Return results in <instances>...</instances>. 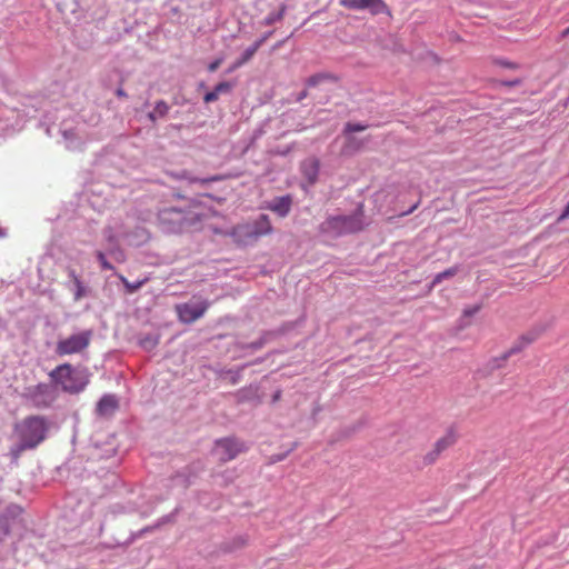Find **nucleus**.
<instances>
[{"instance_id": "nucleus-27", "label": "nucleus", "mask_w": 569, "mask_h": 569, "mask_svg": "<svg viewBox=\"0 0 569 569\" xmlns=\"http://www.w3.org/2000/svg\"><path fill=\"white\" fill-rule=\"evenodd\" d=\"M258 49H259V47L256 43L248 47L242 52L240 58L234 62L232 69L239 68V67L243 66L244 63H247L254 56V53L258 51Z\"/></svg>"}, {"instance_id": "nucleus-15", "label": "nucleus", "mask_w": 569, "mask_h": 569, "mask_svg": "<svg viewBox=\"0 0 569 569\" xmlns=\"http://www.w3.org/2000/svg\"><path fill=\"white\" fill-rule=\"evenodd\" d=\"M456 441V436L453 433V431H449L446 436H443L442 438H440L436 445H435V449L430 452H428L426 455V461L428 463H432L436 461V459L438 458V456L443 451L446 450L447 448H449L450 446H452Z\"/></svg>"}, {"instance_id": "nucleus-32", "label": "nucleus", "mask_w": 569, "mask_h": 569, "mask_svg": "<svg viewBox=\"0 0 569 569\" xmlns=\"http://www.w3.org/2000/svg\"><path fill=\"white\" fill-rule=\"evenodd\" d=\"M251 393H254V390H252L251 388L250 389H242L238 392V397H239V400L243 401V400H249L251 397L250 395ZM254 395H252L253 397Z\"/></svg>"}, {"instance_id": "nucleus-28", "label": "nucleus", "mask_w": 569, "mask_h": 569, "mask_svg": "<svg viewBox=\"0 0 569 569\" xmlns=\"http://www.w3.org/2000/svg\"><path fill=\"white\" fill-rule=\"evenodd\" d=\"M459 271V267L455 266L443 270L442 272L437 273L432 279V286H437L442 282L445 279H449L455 277Z\"/></svg>"}, {"instance_id": "nucleus-39", "label": "nucleus", "mask_w": 569, "mask_h": 569, "mask_svg": "<svg viewBox=\"0 0 569 569\" xmlns=\"http://www.w3.org/2000/svg\"><path fill=\"white\" fill-rule=\"evenodd\" d=\"M478 310H479V307H478V306H476V307H472V308H470V309H466L463 313H465V316L471 317V316H473L475 313H477V312H478Z\"/></svg>"}, {"instance_id": "nucleus-46", "label": "nucleus", "mask_w": 569, "mask_h": 569, "mask_svg": "<svg viewBox=\"0 0 569 569\" xmlns=\"http://www.w3.org/2000/svg\"><path fill=\"white\" fill-rule=\"evenodd\" d=\"M279 397H280V395H279V392H277V393L274 395V397H273V400H274V401H276V400H278V399H279Z\"/></svg>"}, {"instance_id": "nucleus-31", "label": "nucleus", "mask_w": 569, "mask_h": 569, "mask_svg": "<svg viewBox=\"0 0 569 569\" xmlns=\"http://www.w3.org/2000/svg\"><path fill=\"white\" fill-rule=\"evenodd\" d=\"M244 367H241L237 370H229L227 373L230 376V381L232 385H236L239 382L240 380V377H241V371Z\"/></svg>"}, {"instance_id": "nucleus-14", "label": "nucleus", "mask_w": 569, "mask_h": 569, "mask_svg": "<svg viewBox=\"0 0 569 569\" xmlns=\"http://www.w3.org/2000/svg\"><path fill=\"white\" fill-rule=\"evenodd\" d=\"M292 206V198L289 194L276 197L269 201L266 206L267 209L271 210L280 218H284L289 214Z\"/></svg>"}, {"instance_id": "nucleus-34", "label": "nucleus", "mask_w": 569, "mask_h": 569, "mask_svg": "<svg viewBox=\"0 0 569 569\" xmlns=\"http://www.w3.org/2000/svg\"><path fill=\"white\" fill-rule=\"evenodd\" d=\"M221 62H222V59L213 60L212 62L209 63L208 70L210 72H214L220 67Z\"/></svg>"}, {"instance_id": "nucleus-42", "label": "nucleus", "mask_w": 569, "mask_h": 569, "mask_svg": "<svg viewBox=\"0 0 569 569\" xmlns=\"http://www.w3.org/2000/svg\"><path fill=\"white\" fill-rule=\"evenodd\" d=\"M499 63H500L501 66H505V67H508V68H512V67H515V64H513V63H511V62H507V61H502V60H501V61H499Z\"/></svg>"}, {"instance_id": "nucleus-16", "label": "nucleus", "mask_w": 569, "mask_h": 569, "mask_svg": "<svg viewBox=\"0 0 569 569\" xmlns=\"http://www.w3.org/2000/svg\"><path fill=\"white\" fill-rule=\"evenodd\" d=\"M150 238L149 231L144 227H134L132 230L127 231L123 240L130 246H143Z\"/></svg>"}, {"instance_id": "nucleus-47", "label": "nucleus", "mask_w": 569, "mask_h": 569, "mask_svg": "<svg viewBox=\"0 0 569 569\" xmlns=\"http://www.w3.org/2000/svg\"><path fill=\"white\" fill-rule=\"evenodd\" d=\"M240 545H244V540L242 538L239 539Z\"/></svg>"}, {"instance_id": "nucleus-4", "label": "nucleus", "mask_w": 569, "mask_h": 569, "mask_svg": "<svg viewBox=\"0 0 569 569\" xmlns=\"http://www.w3.org/2000/svg\"><path fill=\"white\" fill-rule=\"evenodd\" d=\"M197 214L190 209L166 207L158 211V223L162 231L177 233L196 222Z\"/></svg>"}, {"instance_id": "nucleus-20", "label": "nucleus", "mask_w": 569, "mask_h": 569, "mask_svg": "<svg viewBox=\"0 0 569 569\" xmlns=\"http://www.w3.org/2000/svg\"><path fill=\"white\" fill-rule=\"evenodd\" d=\"M232 89V83L229 81H222L218 83L213 90L207 92L203 97L206 103L214 102L218 100L220 94L229 93Z\"/></svg>"}, {"instance_id": "nucleus-25", "label": "nucleus", "mask_w": 569, "mask_h": 569, "mask_svg": "<svg viewBox=\"0 0 569 569\" xmlns=\"http://www.w3.org/2000/svg\"><path fill=\"white\" fill-rule=\"evenodd\" d=\"M139 346L146 350L151 351L159 343V336L157 333H146L139 338Z\"/></svg>"}, {"instance_id": "nucleus-6", "label": "nucleus", "mask_w": 569, "mask_h": 569, "mask_svg": "<svg viewBox=\"0 0 569 569\" xmlns=\"http://www.w3.org/2000/svg\"><path fill=\"white\" fill-rule=\"evenodd\" d=\"M272 232V226L267 214H260L254 221L238 224L233 229V237L237 242L248 246L256 242L260 237Z\"/></svg>"}, {"instance_id": "nucleus-24", "label": "nucleus", "mask_w": 569, "mask_h": 569, "mask_svg": "<svg viewBox=\"0 0 569 569\" xmlns=\"http://www.w3.org/2000/svg\"><path fill=\"white\" fill-rule=\"evenodd\" d=\"M174 177L178 179L188 180L190 183H200V184H208L210 182H216V181L221 180V178L219 176H212V177H208V178L191 177L189 174V172H187L186 170L180 171L179 173L174 174Z\"/></svg>"}, {"instance_id": "nucleus-3", "label": "nucleus", "mask_w": 569, "mask_h": 569, "mask_svg": "<svg viewBox=\"0 0 569 569\" xmlns=\"http://www.w3.org/2000/svg\"><path fill=\"white\" fill-rule=\"evenodd\" d=\"M49 377L58 388L72 395L81 392L88 385L86 375L69 363L59 365Z\"/></svg>"}, {"instance_id": "nucleus-38", "label": "nucleus", "mask_w": 569, "mask_h": 569, "mask_svg": "<svg viewBox=\"0 0 569 569\" xmlns=\"http://www.w3.org/2000/svg\"><path fill=\"white\" fill-rule=\"evenodd\" d=\"M173 482L174 483H181L182 486H187V480L183 478V476L181 475H177L174 478H173Z\"/></svg>"}, {"instance_id": "nucleus-17", "label": "nucleus", "mask_w": 569, "mask_h": 569, "mask_svg": "<svg viewBox=\"0 0 569 569\" xmlns=\"http://www.w3.org/2000/svg\"><path fill=\"white\" fill-rule=\"evenodd\" d=\"M118 408V399L114 395H104L97 403V413L102 417L111 416Z\"/></svg>"}, {"instance_id": "nucleus-41", "label": "nucleus", "mask_w": 569, "mask_h": 569, "mask_svg": "<svg viewBox=\"0 0 569 569\" xmlns=\"http://www.w3.org/2000/svg\"><path fill=\"white\" fill-rule=\"evenodd\" d=\"M116 93L118 97H127V93L122 88L117 89Z\"/></svg>"}, {"instance_id": "nucleus-10", "label": "nucleus", "mask_w": 569, "mask_h": 569, "mask_svg": "<svg viewBox=\"0 0 569 569\" xmlns=\"http://www.w3.org/2000/svg\"><path fill=\"white\" fill-rule=\"evenodd\" d=\"M209 307L208 301L184 302L176 306L180 321L191 323L201 318Z\"/></svg>"}, {"instance_id": "nucleus-5", "label": "nucleus", "mask_w": 569, "mask_h": 569, "mask_svg": "<svg viewBox=\"0 0 569 569\" xmlns=\"http://www.w3.org/2000/svg\"><path fill=\"white\" fill-rule=\"evenodd\" d=\"M363 228V217L361 211L351 214H339L329 217L320 224V231L330 237H340L343 234L360 231Z\"/></svg>"}, {"instance_id": "nucleus-19", "label": "nucleus", "mask_w": 569, "mask_h": 569, "mask_svg": "<svg viewBox=\"0 0 569 569\" xmlns=\"http://www.w3.org/2000/svg\"><path fill=\"white\" fill-rule=\"evenodd\" d=\"M346 136V142L341 148V154L342 156H352L360 151L365 144V141L361 139H358L351 134H345Z\"/></svg>"}, {"instance_id": "nucleus-12", "label": "nucleus", "mask_w": 569, "mask_h": 569, "mask_svg": "<svg viewBox=\"0 0 569 569\" xmlns=\"http://www.w3.org/2000/svg\"><path fill=\"white\" fill-rule=\"evenodd\" d=\"M68 280L66 282V287L73 295V300L79 301L82 298L87 297L90 292V289L87 284L83 283L81 278L77 274L74 269L69 268L68 271Z\"/></svg>"}, {"instance_id": "nucleus-18", "label": "nucleus", "mask_w": 569, "mask_h": 569, "mask_svg": "<svg viewBox=\"0 0 569 569\" xmlns=\"http://www.w3.org/2000/svg\"><path fill=\"white\" fill-rule=\"evenodd\" d=\"M320 163L316 158H310L301 163L302 176L308 180L310 184H313L319 176Z\"/></svg>"}, {"instance_id": "nucleus-45", "label": "nucleus", "mask_w": 569, "mask_h": 569, "mask_svg": "<svg viewBox=\"0 0 569 569\" xmlns=\"http://www.w3.org/2000/svg\"><path fill=\"white\" fill-rule=\"evenodd\" d=\"M6 236V230L0 228V237H4Z\"/></svg>"}, {"instance_id": "nucleus-11", "label": "nucleus", "mask_w": 569, "mask_h": 569, "mask_svg": "<svg viewBox=\"0 0 569 569\" xmlns=\"http://www.w3.org/2000/svg\"><path fill=\"white\" fill-rule=\"evenodd\" d=\"M340 6L357 11L367 10L371 14L382 13L387 9L382 0H340Z\"/></svg>"}, {"instance_id": "nucleus-36", "label": "nucleus", "mask_w": 569, "mask_h": 569, "mask_svg": "<svg viewBox=\"0 0 569 569\" xmlns=\"http://www.w3.org/2000/svg\"><path fill=\"white\" fill-rule=\"evenodd\" d=\"M501 83L503 86H507V87H515V86L520 84L521 80L519 78H516V79H512V80L502 81Z\"/></svg>"}, {"instance_id": "nucleus-43", "label": "nucleus", "mask_w": 569, "mask_h": 569, "mask_svg": "<svg viewBox=\"0 0 569 569\" xmlns=\"http://www.w3.org/2000/svg\"><path fill=\"white\" fill-rule=\"evenodd\" d=\"M252 347H253L254 349H258V348H260V347H261V342H254V343H252Z\"/></svg>"}, {"instance_id": "nucleus-21", "label": "nucleus", "mask_w": 569, "mask_h": 569, "mask_svg": "<svg viewBox=\"0 0 569 569\" xmlns=\"http://www.w3.org/2000/svg\"><path fill=\"white\" fill-rule=\"evenodd\" d=\"M170 111V106L164 100H158L153 110L147 114L150 122L156 123L160 119H164Z\"/></svg>"}, {"instance_id": "nucleus-9", "label": "nucleus", "mask_w": 569, "mask_h": 569, "mask_svg": "<svg viewBox=\"0 0 569 569\" xmlns=\"http://www.w3.org/2000/svg\"><path fill=\"white\" fill-rule=\"evenodd\" d=\"M244 450V445L234 438L219 439L214 443L213 453L220 461L234 459Z\"/></svg>"}, {"instance_id": "nucleus-8", "label": "nucleus", "mask_w": 569, "mask_h": 569, "mask_svg": "<svg viewBox=\"0 0 569 569\" xmlns=\"http://www.w3.org/2000/svg\"><path fill=\"white\" fill-rule=\"evenodd\" d=\"M92 338L91 330H83L78 333H73L68 338L60 339L56 346V353L58 356H69L83 351L90 345Z\"/></svg>"}, {"instance_id": "nucleus-37", "label": "nucleus", "mask_w": 569, "mask_h": 569, "mask_svg": "<svg viewBox=\"0 0 569 569\" xmlns=\"http://www.w3.org/2000/svg\"><path fill=\"white\" fill-rule=\"evenodd\" d=\"M569 217V202L567 203V206L565 207L563 211L561 212V214L559 216V221H562L565 219H567Z\"/></svg>"}, {"instance_id": "nucleus-13", "label": "nucleus", "mask_w": 569, "mask_h": 569, "mask_svg": "<svg viewBox=\"0 0 569 569\" xmlns=\"http://www.w3.org/2000/svg\"><path fill=\"white\" fill-rule=\"evenodd\" d=\"M536 339V336L532 333H527L520 337V339L500 358H497L492 361V368H500L502 362H505L510 356L520 352L526 346L530 345Z\"/></svg>"}, {"instance_id": "nucleus-30", "label": "nucleus", "mask_w": 569, "mask_h": 569, "mask_svg": "<svg viewBox=\"0 0 569 569\" xmlns=\"http://www.w3.org/2000/svg\"><path fill=\"white\" fill-rule=\"evenodd\" d=\"M368 124L365 123H353V122H347L343 128V134H351L353 132L363 131L368 128Z\"/></svg>"}, {"instance_id": "nucleus-2", "label": "nucleus", "mask_w": 569, "mask_h": 569, "mask_svg": "<svg viewBox=\"0 0 569 569\" xmlns=\"http://www.w3.org/2000/svg\"><path fill=\"white\" fill-rule=\"evenodd\" d=\"M130 226L119 217H113L109 220L103 229V238L107 242L106 252L97 250L94 252L97 260L102 270H114V267L108 261L107 254L116 262L123 263L126 261V253L120 248L119 241L123 240Z\"/></svg>"}, {"instance_id": "nucleus-22", "label": "nucleus", "mask_w": 569, "mask_h": 569, "mask_svg": "<svg viewBox=\"0 0 569 569\" xmlns=\"http://www.w3.org/2000/svg\"><path fill=\"white\" fill-rule=\"evenodd\" d=\"M66 148L74 150L81 146V139L73 129H63L61 131Z\"/></svg>"}, {"instance_id": "nucleus-23", "label": "nucleus", "mask_w": 569, "mask_h": 569, "mask_svg": "<svg viewBox=\"0 0 569 569\" xmlns=\"http://www.w3.org/2000/svg\"><path fill=\"white\" fill-rule=\"evenodd\" d=\"M338 78L330 72H319L309 77L306 81L307 87H317L325 81L336 82Z\"/></svg>"}, {"instance_id": "nucleus-26", "label": "nucleus", "mask_w": 569, "mask_h": 569, "mask_svg": "<svg viewBox=\"0 0 569 569\" xmlns=\"http://www.w3.org/2000/svg\"><path fill=\"white\" fill-rule=\"evenodd\" d=\"M287 7L286 4H281L280 9L274 12H270L262 21V26H272L273 23L281 21L283 19V16L286 13Z\"/></svg>"}, {"instance_id": "nucleus-1", "label": "nucleus", "mask_w": 569, "mask_h": 569, "mask_svg": "<svg viewBox=\"0 0 569 569\" xmlns=\"http://www.w3.org/2000/svg\"><path fill=\"white\" fill-rule=\"evenodd\" d=\"M50 421L43 416H29L17 422L13 428V437L17 442L11 446L10 455L18 459L26 450L36 449L48 436Z\"/></svg>"}, {"instance_id": "nucleus-35", "label": "nucleus", "mask_w": 569, "mask_h": 569, "mask_svg": "<svg viewBox=\"0 0 569 569\" xmlns=\"http://www.w3.org/2000/svg\"><path fill=\"white\" fill-rule=\"evenodd\" d=\"M177 511H178V509H174V511L172 513L162 517L160 522L158 523V526L162 525V523L171 522L173 520Z\"/></svg>"}, {"instance_id": "nucleus-40", "label": "nucleus", "mask_w": 569, "mask_h": 569, "mask_svg": "<svg viewBox=\"0 0 569 569\" xmlns=\"http://www.w3.org/2000/svg\"><path fill=\"white\" fill-rule=\"evenodd\" d=\"M307 97H308V91L307 90H302L301 92L298 93L297 101H302Z\"/></svg>"}, {"instance_id": "nucleus-33", "label": "nucleus", "mask_w": 569, "mask_h": 569, "mask_svg": "<svg viewBox=\"0 0 569 569\" xmlns=\"http://www.w3.org/2000/svg\"><path fill=\"white\" fill-rule=\"evenodd\" d=\"M272 31L263 33L254 43L260 48L272 36Z\"/></svg>"}, {"instance_id": "nucleus-7", "label": "nucleus", "mask_w": 569, "mask_h": 569, "mask_svg": "<svg viewBox=\"0 0 569 569\" xmlns=\"http://www.w3.org/2000/svg\"><path fill=\"white\" fill-rule=\"evenodd\" d=\"M60 389L51 381L40 382L26 389V398L38 409L51 407L59 398Z\"/></svg>"}, {"instance_id": "nucleus-29", "label": "nucleus", "mask_w": 569, "mask_h": 569, "mask_svg": "<svg viewBox=\"0 0 569 569\" xmlns=\"http://www.w3.org/2000/svg\"><path fill=\"white\" fill-rule=\"evenodd\" d=\"M118 278L123 283L128 293H133V292L138 291L147 282V279L138 280L136 282H130L122 274H118Z\"/></svg>"}, {"instance_id": "nucleus-44", "label": "nucleus", "mask_w": 569, "mask_h": 569, "mask_svg": "<svg viewBox=\"0 0 569 569\" xmlns=\"http://www.w3.org/2000/svg\"><path fill=\"white\" fill-rule=\"evenodd\" d=\"M417 208V204L412 206L406 213L412 212Z\"/></svg>"}]
</instances>
